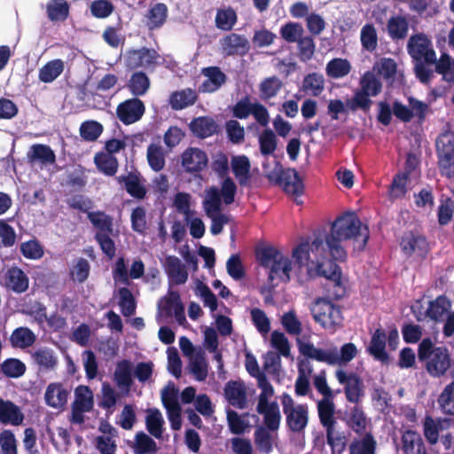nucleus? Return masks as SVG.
<instances>
[{
	"label": "nucleus",
	"instance_id": "nucleus-1",
	"mask_svg": "<svg viewBox=\"0 0 454 454\" xmlns=\"http://www.w3.org/2000/svg\"><path fill=\"white\" fill-rule=\"evenodd\" d=\"M370 231L362 223L355 212H346L333 223L330 233L325 237V243L333 261L344 262L347 252L340 245L342 241H352L354 250L363 251L369 240Z\"/></svg>",
	"mask_w": 454,
	"mask_h": 454
},
{
	"label": "nucleus",
	"instance_id": "nucleus-2",
	"mask_svg": "<svg viewBox=\"0 0 454 454\" xmlns=\"http://www.w3.org/2000/svg\"><path fill=\"white\" fill-rule=\"evenodd\" d=\"M407 49L414 62L416 77L421 83L429 84L434 77L431 66L437 59L432 42L424 34L414 35L410 37Z\"/></svg>",
	"mask_w": 454,
	"mask_h": 454
},
{
	"label": "nucleus",
	"instance_id": "nucleus-3",
	"mask_svg": "<svg viewBox=\"0 0 454 454\" xmlns=\"http://www.w3.org/2000/svg\"><path fill=\"white\" fill-rule=\"evenodd\" d=\"M255 256L259 264L269 270L268 281L271 286H275V279L285 283L290 281L292 262L280 250L273 246L260 247L255 248Z\"/></svg>",
	"mask_w": 454,
	"mask_h": 454
},
{
	"label": "nucleus",
	"instance_id": "nucleus-4",
	"mask_svg": "<svg viewBox=\"0 0 454 454\" xmlns=\"http://www.w3.org/2000/svg\"><path fill=\"white\" fill-rule=\"evenodd\" d=\"M382 90V83L374 72L366 71L360 78L359 88L351 98L347 99V107L351 112L361 110L364 114L370 112L372 106V97H376Z\"/></svg>",
	"mask_w": 454,
	"mask_h": 454
},
{
	"label": "nucleus",
	"instance_id": "nucleus-5",
	"mask_svg": "<svg viewBox=\"0 0 454 454\" xmlns=\"http://www.w3.org/2000/svg\"><path fill=\"white\" fill-rule=\"evenodd\" d=\"M280 398L288 430L295 434L303 433L309 423L308 405L296 404L287 393H284Z\"/></svg>",
	"mask_w": 454,
	"mask_h": 454
},
{
	"label": "nucleus",
	"instance_id": "nucleus-6",
	"mask_svg": "<svg viewBox=\"0 0 454 454\" xmlns=\"http://www.w3.org/2000/svg\"><path fill=\"white\" fill-rule=\"evenodd\" d=\"M418 357L420 362H426V369H449L450 365L448 348L435 347L429 337L419 344Z\"/></svg>",
	"mask_w": 454,
	"mask_h": 454
},
{
	"label": "nucleus",
	"instance_id": "nucleus-7",
	"mask_svg": "<svg viewBox=\"0 0 454 454\" xmlns=\"http://www.w3.org/2000/svg\"><path fill=\"white\" fill-rule=\"evenodd\" d=\"M435 146L440 174L449 179L454 177V132L442 133Z\"/></svg>",
	"mask_w": 454,
	"mask_h": 454
},
{
	"label": "nucleus",
	"instance_id": "nucleus-8",
	"mask_svg": "<svg viewBox=\"0 0 454 454\" xmlns=\"http://www.w3.org/2000/svg\"><path fill=\"white\" fill-rule=\"evenodd\" d=\"M314 320L324 329L334 332L342 322L340 309L329 300L318 298L311 307Z\"/></svg>",
	"mask_w": 454,
	"mask_h": 454
},
{
	"label": "nucleus",
	"instance_id": "nucleus-9",
	"mask_svg": "<svg viewBox=\"0 0 454 454\" xmlns=\"http://www.w3.org/2000/svg\"><path fill=\"white\" fill-rule=\"evenodd\" d=\"M269 181L279 185L285 192L296 197L303 194L304 184L298 172L294 168H283L278 163L273 170L267 174Z\"/></svg>",
	"mask_w": 454,
	"mask_h": 454
},
{
	"label": "nucleus",
	"instance_id": "nucleus-10",
	"mask_svg": "<svg viewBox=\"0 0 454 454\" xmlns=\"http://www.w3.org/2000/svg\"><path fill=\"white\" fill-rule=\"evenodd\" d=\"M181 164L186 173L198 176L208 164L206 152L197 147H188L181 154Z\"/></svg>",
	"mask_w": 454,
	"mask_h": 454
},
{
	"label": "nucleus",
	"instance_id": "nucleus-11",
	"mask_svg": "<svg viewBox=\"0 0 454 454\" xmlns=\"http://www.w3.org/2000/svg\"><path fill=\"white\" fill-rule=\"evenodd\" d=\"M159 58L160 55L154 49L147 47L131 49L126 52L125 65L131 70L139 67L150 68L155 66Z\"/></svg>",
	"mask_w": 454,
	"mask_h": 454
},
{
	"label": "nucleus",
	"instance_id": "nucleus-12",
	"mask_svg": "<svg viewBox=\"0 0 454 454\" xmlns=\"http://www.w3.org/2000/svg\"><path fill=\"white\" fill-rule=\"evenodd\" d=\"M335 262L330 260L325 264L317 262V270L318 275L326 278L332 282V294L334 299L339 300L345 295L346 289L341 283V269Z\"/></svg>",
	"mask_w": 454,
	"mask_h": 454
},
{
	"label": "nucleus",
	"instance_id": "nucleus-13",
	"mask_svg": "<svg viewBox=\"0 0 454 454\" xmlns=\"http://www.w3.org/2000/svg\"><path fill=\"white\" fill-rule=\"evenodd\" d=\"M298 348L302 359L299 361V368L302 369L305 362L315 360L320 363H325L328 365H334L335 354H332V348L327 349L318 348L310 342L298 341Z\"/></svg>",
	"mask_w": 454,
	"mask_h": 454
},
{
	"label": "nucleus",
	"instance_id": "nucleus-14",
	"mask_svg": "<svg viewBox=\"0 0 454 454\" xmlns=\"http://www.w3.org/2000/svg\"><path fill=\"white\" fill-rule=\"evenodd\" d=\"M145 111L144 102L137 98H132L117 106L116 115L123 124L129 125L139 121Z\"/></svg>",
	"mask_w": 454,
	"mask_h": 454
},
{
	"label": "nucleus",
	"instance_id": "nucleus-15",
	"mask_svg": "<svg viewBox=\"0 0 454 454\" xmlns=\"http://www.w3.org/2000/svg\"><path fill=\"white\" fill-rule=\"evenodd\" d=\"M339 382L344 385L346 398L348 402L357 404L364 395L363 380L355 373L347 371H336Z\"/></svg>",
	"mask_w": 454,
	"mask_h": 454
},
{
	"label": "nucleus",
	"instance_id": "nucleus-16",
	"mask_svg": "<svg viewBox=\"0 0 454 454\" xmlns=\"http://www.w3.org/2000/svg\"><path fill=\"white\" fill-rule=\"evenodd\" d=\"M420 152H411L406 155L404 169L399 173V193L403 195L407 192V184L420 176Z\"/></svg>",
	"mask_w": 454,
	"mask_h": 454
},
{
	"label": "nucleus",
	"instance_id": "nucleus-17",
	"mask_svg": "<svg viewBox=\"0 0 454 454\" xmlns=\"http://www.w3.org/2000/svg\"><path fill=\"white\" fill-rule=\"evenodd\" d=\"M116 181L132 198L142 200L146 197L145 180L139 172H129L127 175L116 176Z\"/></svg>",
	"mask_w": 454,
	"mask_h": 454
},
{
	"label": "nucleus",
	"instance_id": "nucleus-18",
	"mask_svg": "<svg viewBox=\"0 0 454 454\" xmlns=\"http://www.w3.org/2000/svg\"><path fill=\"white\" fill-rule=\"evenodd\" d=\"M4 286L15 294H23L29 287V278L20 268L12 266L4 274Z\"/></svg>",
	"mask_w": 454,
	"mask_h": 454
},
{
	"label": "nucleus",
	"instance_id": "nucleus-19",
	"mask_svg": "<svg viewBox=\"0 0 454 454\" xmlns=\"http://www.w3.org/2000/svg\"><path fill=\"white\" fill-rule=\"evenodd\" d=\"M201 74L207 78L200 86L201 92H215L227 82V75L219 67H204Z\"/></svg>",
	"mask_w": 454,
	"mask_h": 454
},
{
	"label": "nucleus",
	"instance_id": "nucleus-20",
	"mask_svg": "<svg viewBox=\"0 0 454 454\" xmlns=\"http://www.w3.org/2000/svg\"><path fill=\"white\" fill-rule=\"evenodd\" d=\"M223 51L227 56H245L249 49L248 40L242 35L231 33L221 40Z\"/></svg>",
	"mask_w": 454,
	"mask_h": 454
},
{
	"label": "nucleus",
	"instance_id": "nucleus-21",
	"mask_svg": "<svg viewBox=\"0 0 454 454\" xmlns=\"http://www.w3.org/2000/svg\"><path fill=\"white\" fill-rule=\"evenodd\" d=\"M324 240L321 238H316L309 243V241L301 242L293 250V257L295 262L302 267L309 261V252L317 253L322 255L324 250Z\"/></svg>",
	"mask_w": 454,
	"mask_h": 454
},
{
	"label": "nucleus",
	"instance_id": "nucleus-22",
	"mask_svg": "<svg viewBox=\"0 0 454 454\" xmlns=\"http://www.w3.org/2000/svg\"><path fill=\"white\" fill-rule=\"evenodd\" d=\"M256 411L263 415V423L267 429L277 431L281 421V414L277 402L257 403Z\"/></svg>",
	"mask_w": 454,
	"mask_h": 454
},
{
	"label": "nucleus",
	"instance_id": "nucleus-23",
	"mask_svg": "<svg viewBox=\"0 0 454 454\" xmlns=\"http://www.w3.org/2000/svg\"><path fill=\"white\" fill-rule=\"evenodd\" d=\"M400 245L403 252L409 256L413 254L424 255L428 251L427 239L422 235L414 234L412 232L405 233L402 238Z\"/></svg>",
	"mask_w": 454,
	"mask_h": 454
},
{
	"label": "nucleus",
	"instance_id": "nucleus-24",
	"mask_svg": "<svg viewBox=\"0 0 454 454\" xmlns=\"http://www.w3.org/2000/svg\"><path fill=\"white\" fill-rule=\"evenodd\" d=\"M190 130L198 138H207L218 132V124L209 116L194 118L189 124Z\"/></svg>",
	"mask_w": 454,
	"mask_h": 454
},
{
	"label": "nucleus",
	"instance_id": "nucleus-25",
	"mask_svg": "<svg viewBox=\"0 0 454 454\" xmlns=\"http://www.w3.org/2000/svg\"><path fill=\"white\" fill-rule=\"evenodd\" d=\"M165 271L171 282L176 285L184 284L188 278V272L181 260L175 255H168L165 259Z\"/></svg>",
	"mask_w": 454,
	"mask_h": 454
},
{
	"label": "nucleus",
	"instance_id": "nucleus-26",
	"mask_svg": "<svg viewBox=\"0 0 454 454\" xmlns=\"http://www.w3.org/2000/svg\"><path fill=\"white\" fill-rule=\"evenodd\" d=\"M23 420L24 414L18 405L12 401L0 398V421L3 424L20 426Z\"/></svg>",
	"mask_w": 454,
	"mask_h": 454
},
{
	"label": "nucleus",
	"instance_id": "nucleus-27",
	"mask_svg": "<svg viewBox=\"0 0 454 454\" xmlns=\"http://www.w3.org/2000/svg\"><path fill=\"white\" fill-rule=\"evenodd\" d=\"M27 158L30 164L39 162L43 165H51L56 162L55 153L49 145L43 144L31 145Z\"/></svg>",
	"mask_w": 454,
	"mask_h": 454
},
{
	"label": "nucleus",
	"instance_id": "nucleus-28",
	"mask_svg": "<svg viewBox=\"0 0 454 454\" xmlns=\"http://www.w3.org/2000/svg\"><path fill=\"white\" fill-rule=\"evenodd\" d=\"M198 100L196 91L191 88L174 91L169 96V105L175 111L183 110L193 106Z\"/></svg>",
	"mask_w": 454,
	"mask_h": 454
},
{
	"label": "nucleus",
	"instance_id": "nucleus-29",
	"mask_svg": "<svg viewBox=\"0 0 454 454\" xmlns=\"http://www.w3.org/2000/svg\"><path fill=\"white\" fill-rule=\"evenodd\" d=\"M145 26L149 30L161 27L168 17V7L165 4L157 3L152 5L145 14Z\"/></svg>",
	"mask_w": 454,
	"mask_h": 454
},
{
	"label": "nucleus",
	"instance_id": "nucleus-30",
	"mask_svg": "<svg viewBox=\"0 0 454 454\" xmlns=\"http://www.w3.org/2000/svg\"><path fill=\"white\" fill-rule=\"evenodd\" d=\"M70 4L67 0H50L46 4V14L53 23L64 22L69 16Z\"/></svg>",
	"mask_w": 454,
	"mask_h": 454
},
{
	"label": "nucleus",
	"instance_id": "nucleus-31",
	"mask_svg": "<svg viewBox=\"0 0 454 454\" xmlns=\"http://www.w3.org/2000/svg\"><path fill=\"white\" fill-rule=\"evenodd\" d=\"M231 168L239 185L247 186L251 179L249 159L245 155L233 157L231 160Z\"/></svg>",
	"mask_w": 454,
	"mask_h": 454
},
{
	"label": "nucleus",
	"instance_id": "nucleus-32",
	"mask_svg": "<svg viewBox=\"0 0 454 454\" xmlns=\"http://www.w3.org/2000/svg\"><path fill=\"white\" fill-rule=\"evenodd\" d=\"M387 335L381 329H377L373 333L370 345L368 347L369 353L376 359L383 364L387 362L388 355L386 352Z\"/></svg>",
	"mask_w": 454,
	"mask_h": 454
},
{
	"label": "nucleus",
	"instance_id": "nucleus-33",
	"mask_svg": "<svg viewBox=\"0 0 454 454\" xmlns=\"http://www.w3.org/2000/svg\"><path fill=\"white\" fill-rule=\"evenodd\" d=\"M65 63L60 59L48 61L39 69L38 78L44 83L55 81L64 71Z\"/></svg>",
	"mask_w": 454,
	"mask_h": 454
},
{
	"label": "nucleus",
	"instance_id": "nucleus-34",
	"mask_svg": "<svg viewBox=\"0 0 454 454\" xmlns=\"http://www.w3.org/2000/svg\"><path fill=\"white\" fill-rule=\"evenodd\" d=\"M127 87L129 92L137 98L146 94L150 88V79L147 74L142 71L135 72L131 74Z\"/></svg>",
	"mask_w": 454,
	"mask_h": 454
},
{
	"label": "nucleus",
	"instance_id": "nucleus-35",
	"mask_svg": "<svg viewBox=\"0 0 454 454\" xmlns=\"http://www.w3.org/2000/svg\"><path fill=\"white\" fill-rule=\"evenodd\" d=\"M36 340V336L27 327H18L13 330L10 337V342L13 348H26L31 347Z\"/></svg>",
	"mask_w": 454,
	"mask_h": 454
},
{
	"label": "nucleus",
	"instance_id": "nucleus-36",
	"mask_svg": "<svg viewBox=\"0 0 454 454\" xmlns=\"http://www.w3.org/2000/svg\"><path fill=\"white\" fill-rule=\"evenodd\" d=\"M450 421L447 419H434L427 416L424 420V434L431 444L438 442L439 433L448 427Z\"/></svg>",
	"mask_w": 454,
	"mask_h": 454
},
{
	"label": "nucleus",
	"instance_id": "nucleus-37",
	"mask_svg": "<svg viewBox=\"0 0 454 454\" xmlns=\"http://www.w3.org/2000/svg\"><path fill=\"white\" fill-rule=\"evenodd\" d=\"M87 216L91 224L97 229L96 233H113V218L104 211L88 212Z\"/></svg>",
	"mask_w": 454,
	"mask_h": 454
},
{
	"label": "nucleus",
	"instance_id": "nucleus-38",
	"mask_svg": "<svg viewBox=\"0 0 454 454\" xmlns=\"http://www.w3.org/2000/svg\"><path fill=\"white\" fill-rule=\"evenodd\" d=\"M317 411L320 423L325 429L333 427V424H337L334 418V404L329 397L323 398L317 403Z\"/></svg>",
	"mask_w": 454,
	"mask_h": 454
},
{
	"label": "nucleus",
	"instance_id": "nucleus-39",
	"mask_svg": "<svg viewBox=\"0 0 454 454\" xmlns=\"http://www.w3.org/2000/svg\"><path fill=\"white\" fill-rule=\"evenodd\" d=\"M94 162L97 168L106 176H113L118 170L119 163L114 155L98 153L94 157Z\"/></svg>",
	"mask_w": 454,
	"mask_h": 454
},
{
	"label": "nucleus",
	"instance_id": "nucleus-40",
	"mask_svg": "<svg viewBox=\"0 0 454 454\" xmlns=\"http://www.w3.org/2000/svg\"><path fill=\"white\" fill-rule=\"evenodd\" d=\"M278 371H248V372L257 379L258 387L262 389L259 395L258 403H269V397L273 395L274 389L270 381L268 380L266 372L275 373Z\"/></svg>",
	"mask_w": 454,
	"mask_h": 454
},
{
	"label": "nucleus",
	"instance_id": "nucleus-41",
	"mask_svg": "<svg viewBox=\"0 0 454 454\" xmlns=\"http://www.w3.org/2000/svg\"><path fill=\"white\" fill-rule=\"evenodd\" d=\"M351 68V65L348 59L335 58L326 64L325 72L328 77L340 79L348 75Z\"/></svg>",
	"mask_w": 454,
	"mask_h": 454
},
{
	"label": "nucleus",
	"instance_id": "nucleus-42",
	"mask_svg": "<svg viewBox=\"0 0 454 454\" xmlns=\"http://www.w3.org/2000/svg\"><path fill=\"white\" fill-rule=\"evenodd\" d=\"M225 396L229 403L239 409L247 404V395L245 389L236 382H229L225 387Z\"/></svg>",
	"mask_w": 454,
	"mask_h": 454
},
{
	"label": "nucleus",
	"instance_id": "nucleus-43",
	"mask_svg": "<svg viewBox=\"0 0 454 454\" xmlns=\"http://www.w3.org/2000/svg\"><path fill=\"white\" fill-rule=\"evenodd\" d=\"M119 306L121 314L126 317H131L136 313L137 301L132 292L128 287H120L118 290Z\"/></svg>",
	"mask_w": 454,
	"mask_h": 454
},
{
	"label": "nucleus",
	"instance_id": "nucleus-44",
	"mask_svg": "<svg viewBox=\"0 0 454 454\" xmlns=\"http://www.w3.org/2000/svg\"><path fill=\"white\" fill-rule=\"evenodd\" d=\"M135 454H156L158 446L155 441L143 431L137 432L135 436Z\"/></svg>",
	"mask_w": 454,
	"mask_h": 454
},
{
	"label": "nucleus",
	"instance_id": "nucleus-45",
	"mask_svg": "<svg viewBox=\"0 0 454 454\" xmlns=\"http://www.w3.org/2000/svg\"><path fill=\"white\" fill-rule=\"evenodd\" d=\"M403 450L405 454H419L424 450V444L419 434L407 431L403 434Z\"/></svg>",
	"mask_w": 454,
	"mask_h": 454
},
{
	"label": "nucleus",
	"instance_id": "nucleus-46",
	"mask_svg": "<svg viewBox=\"0 0 454 454\" xmlns=\"http://www.w3.org/2000/svg\"><path fill=\"white\" fill-rule=\"evenodd\" d=\"M237 13L231 8L218 9L215 15V27L223 31H230L237 23Z\"/></svg>",
	"mask_w": 454,
	"mask_h": 454
},
{
	"label": "nucleus",
	"instance_id": "nucleus-47",
	"mask_svg": "<svg viewBox=\"0 0 454 454\" xmlns=\"http://www.w3.org/2000/svg\"><path fill=\"white\" fill-rule=\"evenodd\" d=\"M164 420L158 409H150L145 419L146 429L157 439L162 437Z\"/></svg>",
	"mask_w": 454,
	"mask_h": 454
},
{
	"label": "nucleus",
	"instance_id": "nucleus-48",
	"mask_svg": "<svg viewBox=\"0 0 454 454\" xmlns=\"http://www.w3.org/2000/svg\"><path fill=\"white\" fill-rule=\"evenodd\" d=\"M283 87L282 81L277 76L263 79L259 85L261 98L263 100L270 99L278 95Z\"/></svg>",
	"mask_w": 454,
	"mask_h": 454
},
{
	"label": "nucleus",
	"instance_id": "nucleus-49",
	"mask_svg": "<svg viewBox=\"0 0 454 454\" xmlns=\"http://www.w3.org/2000/svg\"><path fill=\"white\" fill-rule=\"evenodd\" d=\"M435 72L442 75V79L448 82L454 83V59L449 54L442 53L436 63Z\"/></svg>",
	"mask_w": 454,
	"mask_h": 454
},
{
	"label": "nucleus",
	"instance_id": "nucleus-50",
	"mask_svg": "<svg viewBox=\"0 0 454 454\" xmlns=\"http://www.w3.org/2000/svg\"><path fill=\"white\" fill-rule=\"evenodd\" d=\"M93 395L89 387L79 386L75 389V398L72 403L73 407L80 408L87 412L93 408Z\"/></svg>",
	"mask_w": 454,
	"mask_h": 454
},
{
	"label": "nucleus",
	"instance_id": "nucleus-51",
	"mask_svg": "<svg viewBox=\"0 0 454 454\" xmlns=\"http://www.w3.org/2000/svg\"><path fill=\"white\" fill-rule=\"evenodd\" d=\"M203 208L207 217L222 214L221 198L219 190L216 187H211L207 191V198L203 201Z\"/></svg>",
	"mask_w": 454,
	"mask_h": 454
},
{
	"label": "nucleus",
	"instance_id": "nucleus-52",
	"mask_svg": "<svg viewBox=\"0 0 454 454\" xmlns=\"http://www.w3.org/2000/svg\"><path fill=\"white\" fill-rule=\"evenodd\" d=\"M325 79L321 74L310 73L307 74L302 82L304 91L310 92L314 97L319 96L324 90Z\"/></svg>",
	"mask_w": 454,
	"mask_h": 454
},
{
	"label": "nucleus",
	"instance_id": "nucleus-53",
	"mask_svg": "<svg viewBox=\"0 0 454 454\" xmlns=\"http://www.w3.org/2000/svg\"><path fill=\"white\" fill-rule=\"evenodd\" d=\"M258 142L260 152L264 156L272 154L278 146L277 137L270 129H265L262 131Z\"/></svg>",
	"mask_w": 454,
	"mask_h": 454
},
{
	"label": "nucleus",
	"instance_id": "nucleus-54",
	"mask_svg": "<svg viewBox=\"0 0 454 454\" xmlns=\"http://www.w3.org/2000/svg\"><path fill=\"white\" fill-rule=\"evenodd\" d=\"M360 41L363 48L372 52L378 46V35L376 28L371 23L363 26L360 33Z\"/></svg>",
	"mask_w": 454,
	"mask_h": 454
},
{
	"label": "nucleus",
	"instance_id": "nucleus-55",
	"mask_svg": "<svg viewBox=\"0 0 454 454\" xmlns=\"http://www.w3.org/2000/svg\"><path fill=\"white\" fill-rule=\"evenodd\" d=\"M147 161L151 168L156 172L162 170L165 167V156L162 148L155 144L147 147Z\"/></svg>",
	"mask_w": 454,
	"mask_h": 454
},
{
	"label": "nucleus",
	"instance_id": "nucleus-56",
	"mask_svg": "<svg viewBox=\"0 0 454 454\" xmlns=\"http://www.w3.org/2000/svg\"><path fill=\"white\" fill-rule=\"evenodd\" d=\"M102 132V124L96 121H86L80 126V136L83 140L88 142L96 141Z\"/></svg>",
	"mask_w": 454,
	"mask_h": 454
},
{
	"label": "nucleus",
	"instance_id": "nucleus-57",
	"mask_svg": "<svg viewBox=\"0 0 454 454\" xmlns=\"http://www.w3.org/2000/svg\"><path fill=\"white\" fill-rule=\"evenodd\" d=\"M348 424L356 434H363L366 429V417L360 406H354L349 414Z\"/></svg>",
	"mask_w": 454,
	"mask_h": 454
},
{
	"label": "nucleus",
	"instance_id": "nucleus-58",
	"mask_svg": "<svg viewBox=\"0 0 454 454\" xmlns=\"http://www.w3.org/2000/svg\"><path fill=\"white\" fill-rule=\"evenodd\" d=\"M281 37L287 43H297L303 35L304 29L300 23L288 22L283 25L280 28Z\"/></svg>",
	"mask_w": 454,
	"mask_h": 454
},
{
	"label": "nucleus",
	"instance_id": "nucleus-59",
	"mask_svg": "<svg viewBox=\"0 0 454 454\" xmlns=\"http://www.w3.org/2000/svg\"><path fill=\"white\" fill-rule=\"evenodd\" d=\"M357 349L354 343H346L338 350L332 348V354H335L334 365H343L351 361L356 355Z\"/></svg>",
	"mask_w": 454,
	"mask_h": 454
},
{
	"label": "nucleus",
	"instance_id": "nucleus-60",
	"mask_svg": "<svg viewBox=\"0 0 454 454\" xmlns=\"http://www.w3.org/2000/svg\"><path fill=\"white\" fill-rule=\"evenodd\" d=\"M33 359L37 365L44 369H52L58 364V358L49 348H40L33 354Z\"/></svg>",
	"mask_w": 454,
	"mask_h": 454
},
{
	"label": "nucleus",
	"instance_id": "nucleus-61",
	"mask_svg": "<svg viewBox=\"0 0 454 454\" xmlns=\"http://www.w3.org/2000/svg\"><path fill=\"white\" fill-rule=\"evenodd\" d=\"M298 55L302 62H307L312 59L315 53L316 45L314 39L308 36H301L297 42Z\"/></svg>",
	"mask_w": 454,
	"mask_h": 454
},
{
	"label": "nucleus",
	"instance_id": "nucleus-62",
	"mask_svg": "<svg viewBox=\"0 0 454 454\" xmlns=\"http://www.w3.org/2000/svg\"><path fill=\"white\" fill-rule=\"evenodd\" d=\"M20 252L25 258L38 260L43 256V248L36 239H31L21 243Z\"/></svg>",
	"mask_w": 454,
	"mask_h": 454
},
{
	"label": "nucleus",
	"instance_id": "nucleus-63",
	"mask_svg": "<svg viewBox=\"0 0 454 454\" xmlns=\"http://www.w3.org/2000/svg\"><path fill=\"white\" fill-rule=\"evenodd\" d=\"M438 403L444 413L454 415V382L445 387Z\"/></svg>",
	"mask_w": 454,
	"mask_h": 454
},
{
	"label": "nucleus",
	"instance_id": "nucleus-64",
	"mask_svg": "<svg viewBox=\"0 0 454 454\" xmlns=\"http://www.w3.org/2000/svg\"><path fill=\"white\" fill-rule=\"evenodd\" d=\"M376 442L371 434H366L361 442L350 446V454H375Z\"/></svg>",
	"mask_w": 454,
	"mask_h": 454
}]
</instances>
